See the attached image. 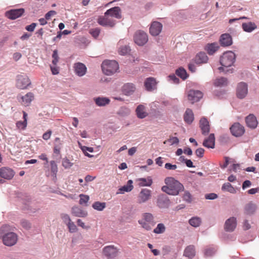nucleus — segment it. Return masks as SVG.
I'll list each match as a JSON object with an SVG mask.
<instances>
[{"label": "nucleus", "instance_id": "nucleus-7", "mask_svg": "<svg viewBox=\"0 0 259 259\" xmlns=\"http://www.w3.org/2000/svg\"><path fill=\"white\" fill-rule=\"evenodd\" d=\"M134 41L139 46H143L148 40L147 33L142 30L137 31L134 37Z\"/></svg>", "mask_w": 259, "mask_h": 259}, {"label": "nucleus", "instance_id": "nucleus-22", "mask_svg": "<svg viewBox=\"0 0 259 259\" xmlns=\"http://www.w3.org/2000/svg\"><path fill=\"white\" fill-rule=\"evenodd\" d=\"M162 25L158 22H154L150 27V33L153 36L159 35L162 30Z\"/></svg>", "mask_w": 259, "mask_h": 259}, {"label": "nucleus", "instance_id": "nucleus-26", "mask_svg": "<svg viewBox=\"0 0 259 259\" xmlns=\"http://www.w3.org/2000/svg\"><path fill=\"white\" fill-rule=\"evenodd\" d=\"M71 213L76 217L84 218L87 216L88 212L79 206H73L71 208Z\"/></svg>", "mask_w": 259, "mask_h": 259}, {"label": "nucleus", "instance_id": "nucleus-23", "mask_svg": "<svg viewBox=\"0 0 259 259\" xmlns=\"http://www.w3.org/2000/svg\"><path fill=\"white\" fill-rule=\"evenodd\" d=\"M200 127L203 135H207L210 131L209 124L208 121L205 117H202L199 122Z\"/></svg>", "mask_w": 259, "mask_h": 259}, {"label": "nucleus", "instance_id": "nucleus-8", "mask_svg": "<svg viewBox=\"0 0 259 259\" xmlns=\"http://www.w3.org/2000/svg\"><path fill=\"white\" fill-rule=\"evenodd\" d=\"M248 94V85L246 82H240L237 84L236 96L240 99H244Z\"/></svg>", "mask_w": 259, "mask_h": 259}, {"label": "nucleus", "instance_id": "nucleus-40", "mask_svg": "<svg viewBox=\"0 0 259 259\" xmlns=\"http://www.w3.org/2000/svg\"><path fill=\"white\" fill-rule=\"evenodd\" d=\"M228 80L226 78L221 77L217 78L214 82V84L216 87H224L228 84Z\"/></svg>", "mask_w": 259, "mask_h": 259}, {"label": "nucleus", "instance_id": "nucleus-18", "mask_svg": "<svg viewBox=\"0 0 259 259\" xmlns=\"http://www.w3.org/2000/svg\"><path fill=\"white\" fill-rule=\"evenodd\" d=\"M98 23L103 26L106 27H113L115 24V21L111 18L108 17V16H105L103 17H100L98 19Z\"/></svg>", "mask_w": 259, "mask_h": 259}, {"label": "nucleus", "instance_id": "nucleus-11", "mask_svg": "<svg viewBox=\"0 0 259 259\" xmlns=\"http://www.w3.org/2000/svg\"><path fill=\"white\" fill-rule=\"evenodd\" d=\"M202 97V93L198 90H190L188 94V99L192 103L198 102Z\"/></svg>", "mask_w": 259, "mask_h": 259}, {"label": "nucleus", "instance_id": "nucleus-20", "mask_svg": "<svg viewBox=\"0 0 259 259\" xmlns=\"http://www.w3.org/2000/svg\"><path fill=\"white\" fill-rule=\"evenodd\" d=\"M105 16H110L111 17L120 19L121 17L120 14V9L118 7L112 8L105 13Z\"/></svg>", "mask_w": 259, "mask_h": 259}, {"label": "nucleus", "instance_id": "nucleus-27", "mask_svg": "<svg viewBox=\"0 0 259 259\" xmlns=\"http://www.w3.org/2000/svg\"><path fill=\"white\" fill-rule=\"evenodd\" d=\"M144 85L147 91H152L156 88V82L153 77L147 78L144 82Z\"/></svg>", "mask_w": 259, "mask_h": 259}, {"label": "nucleus", "instance_id": "nucleus-49", "mask_svg": "<svg viewBox=\"0 0 259 259\" xmlns=\"http://www.w3.org/2000/svg\"><path fill=\"white\" fill-rule=\"evenodd\" d=\"M131 49L128 46L125 45L119 49V53L121 55H125L128 53Z\"/></svg>", "mask_w": 259, "mask_h": 259}, {"label": "nucleus", "instance_id": "nucleus-1", "mask_svg": "<svg viewBox=\"0 0 259 259\" xmlns=\"http://www.w3.org/2000/svg\"><path fill=\"white\" fill-rule=\"evenodd\" d=\"M236 56L235 54L231 51H228L224 52L221 56L220 60V64L222 66L219 68L220 71L227 73H233V68H228L232 66L236 61Z\"/></svg>", "mask_w": 259, "mask_h": 259}, {"label": "nucleus", "instance_id": "nucleus-63", "mask_svg": "<svg viewBox=\"0 0 259 259\" xmlns=\"http://www.w3.org/2000/svg\"><path fill=\"white\" fill-rule=\"evenodd\" d=\"M251 228V225L249 223V221L247 220H245L243 223V229L244 230H247Z\"/></svg>", "mask_w": 259, "mask_h": 259}, {"label": "nucleus", "instance_id": "nucleus-41", "mask_svg": "<svg viewBox=\"0 0 259 259\" xmlns=\"http://www.w3.org/2000/svg\"><path fill=\"white\" fill-rule=\"evenodd\" d=\"M189 224L193 227L197 228L199 227L201 223V219L198 217H192L189 221Z\"/></svg>", "mask_w": 259, "mask_h": 259}, {"label": "nucleus", "instance_id": "nucleus-51", "mask_svg": "<svg viewBox=\"0 0 259 259\" xmlns=\"http://www.w3.org/2000/svg\"><path fill=\"white\" fill-rule=\"evenodd\" d=\"M168 80L172 83L178 84L179 83L180 79L175 75L171 74L168 76Z\"/></svg>", "mask_w": 259, "mask_h": 259}, {"label": "nucleus", "instance_id": "nucleus-10", "mask_svg": "<svg viewBox=\"0 0 259 259\" xmlns=\"http://www.w3.org/2000/svg\"><path fill=\"white\" fill-rule=\"evenodd\" d=\"M230 131L232 134L236 137L241 136L245 132L244 126L238 122L233 124L230 127Z\"/></svg>", "mask_w": 259, "mask_h": 259}, {"label": "nucleus", "instance_id": "nucleus-47", "mask_svg": "<svg viewBox=\"0 0 259 259\" xmlns=\"http://www.w3.org/2000/svg\"><path fill=\"white\" fill-rule=\"evenodd\" d=\"M51 170L53 177H56L58 172V167L56 162L54 160L50 161Z\"/></svg>", "mask_w": 259, "mask_h": 259}, {"label": "nucleus", "instance_id": "nucleus-59", "mask_svg": "<svg viewBox=\"0 0 259 259\" xmlns=\"http://www.w3.org/2000/svg\"><path fill=\"white\" fill-rule=\"evenodd\" d=\"M205 198L208 200H214L218 198V195L215 193H209L205 195Z\"/></svg>", "mask_w": 259, "mask_h": 259}, {"label": "nucleus", "instance_id": "nucleus-21", "mask_svg": "<svg viewBox=\"0 0 259 259\" xmlns=\"http://www.w3.org/2000/svg\"><path fill=\"white\" fill-rule=\"evenodd\" d=\"M257 209V205L252 201L247 203L244 206V213L249 215L255 214Z\"/></svg>", "mask_w": 259, "mask_h": 259}, {"label": "nucleus", "instance_id": "nucleus-15", "mask_svg": "<svg viewBox=\"0 0 259 259\" xmlns=\"http://www.w3.org/2000/svg\"><path fill=\"white\" fill-rule=\"evenodd\" d=\"M74 72L78 76L81 77L84 75L87 72V68L84 64L77 62L74 64Z\"/></svg>", "mask_w": 259, "mask_h": 259}, {"label": "nucleus", "instance_id": "nucleus-17", "mask_svg": "<svg viewBox=\"0 0 259 259\" xmlns=\"http://www.w3.org/2000/svg\"><path fill=\"white\" fill-rule=\"evenodd\" d=\"M220 43L222 47H229L233 44L232 36L229 33H224L220 37Z\"/></svg>", "mask_w": 259, "mask_h": 259}, {"label": "nucleus", "instance_id": "nucleus-13", "mask_svg": "<svg viewBox=\"0 0 259 259\" xmlns=\"http://www.w3.org/2000/svg\"><path fill=\"white\" fill-rule=\"evenodd\" d=\"M103 252L107 258H112L117 255V250L113 245H109L103 248Z\"/></svg>", "mask_w": 259, "mask_h": 259}, {"label": "nucleus", "instance_id": "nucleus-55", "mask_svg": "<svg viewBox=\"0 0 259 259\" xmlns=\"http://www.w3.org/2000/svg\"><path fill=\"white\" fill-rule=\"evenodd\" d=\"M90 32L91 34L94 37L97 38L100 33V29L98 28H96L95 29H92L90 30Z\"/></svg>", "mask_w": 259, "mask_h": 259}, {"label": "nucleus", "instance_id": "nucleus-38", "mask_svg": "<svg viewBox=\"0 0 259 259\" xmlns=\"http://www.w3.org/2000/svg\"><path fill=\"white\" fill-rule=\"evenodd\" d=\"M222 190L224 192H228L230 193L234 194L236 193V190L233 186L229 182L224 183L222 186Z\"/></svg>", "mask_w": 259, "mask_h": 259}, {"label": "nucleus", "instance_id": "nucleus-62", "mask_svg": "<svg viewBox=\"0 0 259 259\" xmlns=\"http://www.w3.org/2000/svg\"><path fill=\"white\" fill-rule=\"evenodd\" d=\"M204 152V149H203L202 148H199L196 149L195 151V153H196V155L198 157H200V158H201L203 156Z\"/></svg>", "mask_w": 259, "mask_h": 259}, {"label": "nucleus", "instance_id": "nucleus-30", "mask_svg": "<svg viewBox=\"0 0 259 259\" xmlns=\"http://www.w3.org/2000/svg\"><path fill=\"white\" fill-rule=\"evenodd\" d=\"M136 112L137 117L140 119L144 118L148 115L146 110V107L142 104H140L137 106L136 109Z\"/></svg>", "mask_w": 259, "mask_h": 259}, {"label": "nucleus", "instance_id": "nucleus-9", "mask_svg": "<svg viewBox=\"0 0 259 259\" xmlns=\"http://www.w3.org/2000/svg\"><path fill=\"white\" fill-rule=\"evenodd\" d=\"M151 192L148 189H142L138 197V202L140 204L147 201L151 197Z\"/></svg>", "mask_w": 259, "mask_h": 259}, {"label": "nucleus", "instance_id": "nucleus-58", "mask_svg": "<svg viewBox=\"0 0 259 259\" xmlns=\"http://www.w3.org/2000/svg\"><path fill=\"white\" fill-rule=\"evenodd\" d=\"M167 141L170 143L171 145H172L174 144H177L179 143V139L176 137H170L169 139H168ZM166 142H167V141H165L164 142V143L165 144L166 143Z\"/></svg>", "mask_w": 259, "mask_h": 259}, {"label": "nucleus", "instance_id": "nucleus-3", "mask_svg": "<svg viewBox=\"0 0 259 259\" xmlns=\"http://www.w3.org/2000/svg\"><path fill=\"white\" fill-rule=\"evenodd\" d=\"M11 227L8 225H4L0 228V237L2 239L4 244L7 246L14 245L18 240L17 234L11 232Z\"/></svg>", "mask_w": 259, "mask_h": 259}, {"label": "nucleus", "instance_id": "nucleus-19", "mask_svg": "<svg viewBox=\"0 0 259 259\" xmlns=\"http://www.w3.org/2000/svg\"><path fill=\"white\" fill-rule=\"evenodd\" d=\"M157 203L159 208H166L169 206L170 202L166 195H162L158 197Z\"/></svg>", "mask_w": 259, "mask_h": 259}, {"label": "nucleus", "instance_id": "nucleus-2", "mask_svg": "<svg viewBox=\"0 0 259 259\" xmlns=\"http://www.w3.org/2000/svg\"><path fill=\"white\" fill-rule=\"evenodd\" d=\"M166 186H163L161 190L169 195H177L184 189V186L172 177H167L164 180Z\"/></svg>", "mask_w": 259, "mask_h": 259}, {"label": "nucleus", "instance_id": "nucleus-12", "mask_svg": "<svg viewBox=\"0 0 259 259\" xmlns=\"http://www.w3.org/2000/svg\"><path fill=\"white\" fill-rule=\"evenodd\" d=\"M24 12V10L22 8L12 9L7 11L5 13V15L8 18L14 20L21 16Z\"/></svg>", "mask_w": 259, "mask_h": 259}, {"label": "nucleus", "instance_id": "nucleus-4", "mask_svg": "<svg viewBox=\"0 0 259 259\" xmlns=\"http://www.w3.org/2000/svg\"><path fill=\"white\" fill-rule=\"evenodd\" d=\"M103 72L106 75H112L119 69V65L115 60H105L101 65Z\"/></svg>", "mask_w": 259, "mask_h": 259}, {"label": "nucleus", "instance_id": "nucleus-50", "mask_svg": "<svg viewBox=\"0 0 259 259\" xmlns=\"http://www.w3.org/2000/svg\"><path fill=\"white\" fill-rule=\"evenodd\" d=\"M52 58H53L52 63H53V65H56L58 62V60H59L58 51L57 50H55L53 51V53L52 55Z\"/></svg>", "mask_w": 259, "mask_h": 259}, {"label": "nucleus", "instance_id": "nucleus-64", "mask_svg": "<svg viewBox=\"0 0 259 259\" xmlns=\"http://www.w3.org/2000/svg\"><path fill=\"white\" fill-rule=\"evenodd\" d=\"M36 24L32 23L30 25H27L25 27V29L28 31L32 32L34 31L35 27H36Z\"/></svg>", "mask_w": 259, "mask_h": 259}, {"label": "nucleus", "instance_id": "nucleus-61", "mask_svg": "<svg viewBox=\"0 0 259 259\" xmlns=\"http://www.w3.org/2000/svg\"><path fill=\"white\" fill-rule=\"evenodd\" d=\"M57 12L55 11L51 10L46 13L45 17H46V19L49 20L51 19L52 16H55Z\"/></svg>", "mask_w": 259, "mask_h": 259}, {"label": "nucleus", "instance_id": "nucleus-42", "mask_svg": "<svg viewBox=\"0 0 259 259\" xmlns=\"http://www.w3.org/2000/svg\"><path fill=\"white\" fill-rule=\"evenodd\" d=\"M166 231V227L164 224L159 223L156 227L154 229L153 232L156 234H161L164 233Z\"/></svg>", "mask_w": 259, "mask_h": 259}, {"label": "nucleus", "instance_id": "nucleus-5", "mask_svg": "<svg viewBox=\"0 0 259 259\" xmlns=\"http://www.w3.org/2000/svg\"><path fill=\"white\" fill-rule=\"evenodd\" d=\"M138 223L146 231H150L156 223L153 215L149 212L143 213L142 219L138 221Z\"/></svg>", "mask_w": 259, "mask_h": 259}, {"label": "nucleus", "instance_id": "nucleus-34", "mask_svg": "<svg viewBox=\"0 0 259 259\" xmlns=\"http://www.w3.org/2000/svg\"><path fill=\"white\" fill-rule=\"evenodd\" d=\"M243 30L246 32H251L257 28L256 25L252 22L243 23L242 24Z\"/></svg>", "mask_w": 259, "mask_h": 259}, {"label": "nucleus", "instance_id": "nucleus-52", "mask_svg": "<svg viewBox=\"0 0 259 259\" xmlns=\"http://www.w3.org/2000/svg\"><path fill=\"white\" fill-rule=\"evenodd\" d=\"M183 198V199L184 201H185L188 203H190L191 202L192 196H191V194H190V193L188 191H186L185 192Z\"/></svg>", "mask_w": 259, "mask_h": 259}, {"label": "nucleus", "instance_id": "nucleus-25", "mask_svg": "<svg viewBox=\"0 0 259 259\" xmlns=\"http://www.w3.org/2000/svg\"><path fill=\"white\" fill-rule=\"evenodd\" d=\"M246 125L248 127L254 129L257 127L258 122L256 118L253 114H249L245 118Z\"/></svg>", "mask_w": 259, "mask_h": 259}, {"label": "nucleus", "instance_id": "nucleus-60", "mask_svg": "<svg viewBox=\"0 0 259 259\" xmlns=\"http://www.w3.org/2000/svg\"><path fill=\"white\" fill-rule=\"evenodd\" d=\"M164 167L165 169L168 170H175L177 168V166L176 164L166 163L165 164Z\"/></svg>", "mask_w": 259, "mask_h": 259}, {"label": "nucleus", "instance_id": "nucleus-28", "mask_svg": "<svg viewBox=\"0 0 259 259\" xmlns=\"http://www.w3.org/2000/svg\"><path fill=\"white\" fill-rule=\"evenodd\" d=\"M203 145L208 148L213 149L215 146V137L213 134H210L207 139H205Z\"/></svg>", "mask_w": 259, "mask_h": 259}, {"label": "nucleus", "instance_id": "nucleus-56", "mask_svg": "<svg viewBox=\"0 0 259 259\" xmlns=\"http://www.w3.org/2000/svg\"><path fill=\"white\" fill-rule=\"evenodd\" d=\"M62 165L65 168H68L71 167L73 163H71L67 158H64L62 160Z\"/></svg>", "mask_w": 259, "mask_h": 259}, {"label": "nucleus", "instance_id": "nucleus-24", "mask_svg": "<svg viewBox=\"0 0 259 259\" xmlns=\"http://www.w3.org/2000/svg\"><path fill=\"white\" fill-rule=\"evenodd\" d=\"M135 85L132 83H126L122 87V92L126 96L132 95L135 91Z\"/></svg>", "mask_w": 259, "mask_h": 259}, {"label": "nucleus", "instance_id": "nucleus-31", "mask_svg": "<svg viewBox=\"0 0 259 259\" xmlns=\"http://www.w3.org/2000/svg\"><path fill=\"white\" fill-rule=\"evenodd\" d=\"M208 57L204 52H200L197 54L194 59V62L197 64L205 63L208 61Z\"/></svg>", "mask_w": 259, "mask_h": 259}, {"label": "nucleus", "instance_id": "nucleus-14", "mask_svg": "<svg viewBox=\"0 0 259 259\" xmlns=\"http://www.w3.org/2000/svg\"><path fill=\"white\" fill-rule=\"evenodd\" d=\"M237 226V220L235 217H231L227 219L225 223L224 229L227 232H233Z\"/></svg>", "mask_w": 259, "mask_h": 259}, {"label": "nucleus", "instance_id": "nucleus-16", "mask_svg": "<svg viewBox=\"0 0 259 259\" xmlns=\"http://www.w3.org/2000/svg\"><path fill=\"white\" fill-rule=\"evenodd\" d=\"M15 175L14 170L10 168L2 167L0 168V177L7 180L12 179Z\"/></svg>", "mask_w": 259, "mask_h": 259}, {"label": "nucleus", "instance_id": "nucleus-57", "mask_svg": "<svg viewBox=\"0 0 259 259\" xmlns=\"http://www.w3.org/2000/svg\"><path fill=\"white\" fill-rule=\"evenodd\" d=\"M27 126V122L26 121H19L16 123V126L18 128L24 130Z\"/></svg>", "mask_w": 259, "mask_h": 259}, {"label": "nucleus", "instance_id": "nucleus-53", "mask_svg": "<svg viewBox=\"0 0 259 259\" xmlns=\"http://www.w3.org/2000/svg\"><path fill=\"white\" fill-rule=\"evenodd\" d=\"M61 219L63 222L67 225L71 222L69 215L66 213H62L61 215Z\"/></svg>", "mask_w": 259, "mask_h": 259}, {"label": "nucleus", "instance_id": "nucleus-35", "mask_svg": "<svg viewBox=\"0 0 259 259\" xmlns=\"http://www.w3.org/2000/svg\"><path fill=\"white\" fill-rule=\"evenodd\" d=\"M219 48V46L217 42L207 44L205 47V50L209 55H213Z\"/></svg>", "mask_w": 259, "mask_h": 259}, {"label": "nucleus", "instance_id": "nucleus-29", "mask_svg": "<svg viewBox=\"0 0 259 259\" xmlns=\"http://www.w3.org/2000/svg\"><path fill=\"white\" fill-rule=\"evenodd\" d=\"M94 101L97 106L103 107L108 105L110 100L107 97H98L94 98Z\"/></svg>", "mask_w": 259, "mask_h": 259}, {"label": "nucleus", "instance_id": "nucleus-37", "mask_svg": "<svg viewBox=\"0 0 259 259\" xmlns=\"http://www.w3.org/2000/svg\"><path fill=\"white\" fill-rule=\"evenodd\" d=\"M33 94L31 92L28 93L25 95L21 97L23 104L26 106L28 105L33 100Z\"/></svg>", "mask_w": 259, "mask_h": 259}, {"label": "nucleus", "instance_id": "nucleus-45", "mask_svg": "<svg viewBox=\"0 0 259 259\" xmlns=\"http://www.w3.org/2000/svg\"><path fill=\"white\" fill-rule=\"evenodd\" d=\"M92 207L95 210L102 211L106 207V203L96 201L93 204Z\"/></svg>", "mask_w": 259, "mask_h": 259}, {"label": "nucleus", "instance_id": "nucleus-33", "mask_svg": "<svg viewBox=\"0 0 259 259\" xmlns=\"http://www.w3.org/2000/svg\"><path fill=\"white\" fill-rule=\"evenodd\" d=\"M194 117L192 110L190 109H187L184 115V121L188 124H191L194 120Z\"/></svg>", "mask_w": 259, "mask_h": 259}, {"label": "nucleus", "instance_id": "nucleus-39", "mask_svg": "<svg viewBox=\"0 0 259 259\" xmlns=\"http://www.w3.org/2000/svg\"><path fill=\"white\" fill-rule=\"evenodd\" d=\"M139 186L141 187H149L152 184V180L150 177L147 178H140L139 179Z\"/></svg>", "mask_w": 259, "mask_h": 259}, {"label": "nucleus", "instance_id": "nucleus-36", "mask_svg": "<svg viewBox=\"0 0 259 259\" xmlns=\"http://www.w3.org/2000/svg\"><path fill=\"white\" fill-rule=\"evenodd\" d=\"M184 255L189 258H192L195 255V249L194 245L188 246L185 249Z\"/></svg>", "mask_w": 259, "mask_h": 259}, {"label": "nucleus", "instance_id": "nucleus-44", "mask_svg": "<svg viewBox=\"0 0 259 259\" xmlns=\"http://www.w3.org/2000/svg\"><path fill=\"white\" fill-rule=\"evenodd\" d=\"M176 74L183 80L186 79L188 77V74L185 69L182 67H180L177 69Z\"/></svg>", "mask_w": 259, "mask_h": 259}, {"label": "nucleus", "instance_id": "nucleus-46", "mask_svg": "<svg viewBox=\"0 0 259 259\" xmlns=\"http://www.w3.org/2000/svg\"><path fill=\"white\" fill-rule=\"evenodd\" d=\"M80 200H79V204L80 205L87 206L88 202L89 200L90 197L88 195H84V194H80L79 195Z\"/></svg>", "mask_w": 259, "mask_h": 259}, {"label": "nucleus", "instance_id": "nucleus-6", "mask_svg": "<svg viewBox=\"0 0 259 259\" xmlns=\"http://www.w3.org/2000/svg\"><path fill=\"white\" fill-rule=\"evenodd\" d=\"M31 84V82L26 75H18L16 77V87L21 90H24Z\"/></svg>", "mask_w": 259, "mask_h": 259}, {"label": "nucleus", "instance_id": "nucleus-48", "mask_svg": "<svg viewBox=\"0 0 259 259\" xmlns=\"http://www.w3.org/2000/svg\"><path fill=\"white\" fill-rule=\"evenodd\" d=\"M216 252V249L214 247H210L207 248L204 250V255L207 257L213 255Z\"/></svg>", "mask_w": 259, "mask_h": 259}, {"label": "nucleus", "instance_id": "nucleus-54", "mask_svg": "<svg viewBox=\"0 0 259 259\" xmlns=\"http://www.w3.org/2000/svg\"><path fill=\"white\" fill-rule=\"evenodd\" d=\"M67 226L70 232L74 233L77 231V227L73 222L71 221Z\"/></svg>", "mask_w": 259, "mask_h": 259}, {"label": "nucleus", "instance_id": "nucleus-43", "mask_svg": "<svg viewBox=\"0 0 259 259\" xmlns=\"http://www.w3.org/2000/svg\"><path fill=\"white\" fill-rule=\"evenodd\" d=\"M130 113V109L125 107H120L117 112V114L121 117H126L128 116Z\"/></svg>", "mask_w": 259, "mask_h": 259}, {"label": "nucleus", "instance_id": "nucleus-32", "mask_svg": "<svg viewBox=\"0 0 259 259\" xmlns=\"http://www.w3.org/2000/svg\"><path fill=\"white\" fill-rule=\"evenodd\" d=\"M133 182L132 180L127 181L126 185L120 187L118 190L117 194H123L124 192H131L134 188L133 185Z\"/></svg>", "mask_w": 259, "mask_h": 259}]
</instances>
